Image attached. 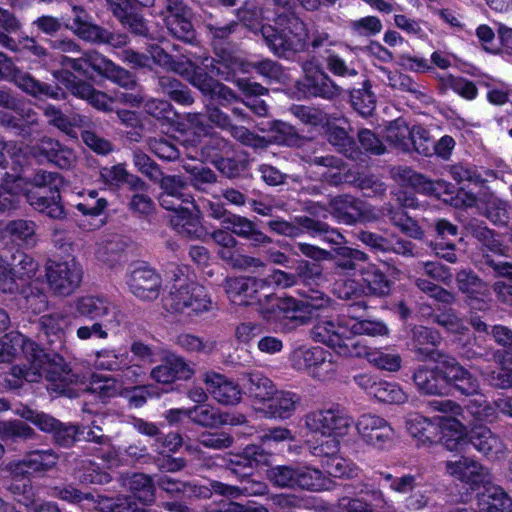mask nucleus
<instances>
[{"label": "nucleus", "instance_id": "412c9836", "mask_svg": "<svg viewBox=\"0 0 512 512\" xmlns=\"http://www.w3.org/2000/svg\"><path fill=\"white\" fill-rule=\"evenodd\" d=\"M441 340L440 333L432 328L418 325L411 329L412 351L419 361L436 362L439 354L445 353L437 349Z\"/></svg>", "mask_w": 512, "mask_h": 512}, {"label": "nucleus", "instance_id": "3c124183", "mask_svg": "<svg viewBox=\"0 0 512 512\" xmlns=\"http://www.w3.org/2000/svg\"><path fill=\"white\" fill-rule=\"evenodd\" d=\"M159 90L179 105L189 106L194 103L189 87L179 79L163 75L157 79Z\"/></svg>", "mask_w": 512, "mask_h": 512}, {"label": "nucleus", "instance_id": "09e8293b", "mask_svg": "<svg viewBox=\"0 0 512 512\" xmlns=\"http://www.w3.org/2000/svg\"><path fill=\"white\" fill-rule=\"evenodd\" d=\"M467 236L475 238L482 247L493 253H503V244L496 237L495 231L488 228L484 222L478 219H470L464 224Z\"/></svg>", "mask_w": 512, "mask_h": 512}, {"label": "nucleus", "instance_id": "5fc2aeb1", "mask_svg": "<svg viewBox=\"0 0 512 512\" xmlns=\"http://www.w3.org/2000/svg\"><path fill=\"white\" fill-rule=\"evenodd\" d=\"M360 272L368 294L383 297L390 293L391 281L376 265L370 264Z\"/></svg>", "mask_w": 512, "mask_h": 512}, {"label": "nucleus", "instance_id": "9b49d317", "mask_svg": "<svg viewBox=\"0 0 512 512\" xmlns=\"http://www.w3.org/2000/svg\"><path fill=\"white\" fill-rule=\"evenodd\" d=\"M157 5L172 36L186 43H192L196 39L191 10L183 0H157Z\"/></svg>", "mask_w": 512, "mask_h": 512}, {"label": "nucleus", "instance_id": "58836bf2", "mask_svg": "<svg viewBox=\"0 0 512 512\" xmlns=\"http://www.w3.org/2000/svg\"><path fill=\"white\" fill-rule=\"evenodd\" d=\"M114 309L112 302L102 295H85L75 301L77 314L90 320H100L111 313L116 318Z\"/></svg>", "mask_w": 512, "mask_h": 512}, {"label": "nucleus", "instance_id": "864d4df0", "mask_svg": "<svg viewBox=\"0 0 512 512\" xmlns=\"http://www.w3.org/2000/svg\"><path fill=\"white\" fill-rule=\"evenodd\" d=\"M183 170L189 175L188 186L190 185L197 192L210 194L211 188L217 182L216 173L205 166L202 165H191L184 164L182 165Z\"/></svg>", "mask_w": 512, "mask_h": 512}, {"label": "nucleus", "instance_id": "8fccbe9b", "mask_svg": "<svg viewBox=\"0 0 512 512\" xmlns=\"http://www.w3.org/2000/svg\"><path fill=\"white\" fill-rule=\"evenodd\" d=\"M455 281L458 290L466 297L470 295L490 296V286L470 268L461 269L456 273Z\"/></svg>", "mask_w": 512, "mask_h": 512}, {"label": "nucleus", "instance_id": "f3484780", "mask_svg": "<svg viewBox=\"0 0 512 512\" xmlns=\"http://www.w3.org/2000/svg\"><path fill=\"white\" fill-rule=\"evenodd\" d=\"M41 366L39 367L42 378L48 381L47 389L61 395H72L71 385L80 381L79 375L68 367L62 358L50 360L42 351Z\"/></svg>", "mask_w": 512, "mask_h": 512}, {"label": "nucleus", "instance_id": "a18cd8bd", "mask_svg": "<svg viewBox=\"0 0 512 512\" xmlns=\"http://www.w3.org/2000/svg\"><path fill=\"white\" fill-rule=\"evenodd\" d=\"M39 329L48 338L53 350L61 349L65 330L68 327V318L62 313L43 315L38 321Z\"/></svg>", "mask_w": 512, "mask_h": 512}, {"label": "nucleus", "instance_id": "cd10ccee", "mask_svg": "<svg viewBox=\"0 0 512 512\" xmlns=\"http://www.w3.org/2000/svg\"><path fill=\"white\" fill-rule=\"evenodd\" d=\"M480 509L468 507H454L448 512H511L512 499L505 490L497 485L485 487L480 498Z\"/></svg>", "mask_w": 512, "mask_h": 512}, {"label": "nucleus", "instance_id": "ea45409f", "mask_svg": "<svg viewBox=\"0 0 512 512\" xmlns=\"http://www.w3.org/2000/svg\"><path fill=\"white\" fill-rule=\"evenodd\" d=\"M231 233L244 238L254 246L266 245L272 242V239L260 231L256 224L246 217L230 214L224 219Z\"/></svg>", "mask_w": 512, "mask_h": 512}, {"label": "nucleus", "instance_id": "c85d7f7f", "mask_svg": "<svg viewBox=\"0 0 512 512\" xmlns=\"http://www.w3.org/2000/svg\"><path fill=\"white\" fill-rule=\"evenodd\" d=\"M107 4L112 14L131 33L147 39H153L146 20L140 14L132 12V8H129L127 0H107Z\"/></svg>", "mask_w": 512, "mask_h": 512}, {"label": "nucleus", "instance_id": "bb28decb", "mask_svg": "<svg viewBox=\"0 0 512 512\" xmlns=\"http://www.w3.org/2000/svg\"><path fill=\"white\" fill-rule=\"evenodd\" d=\"M412 380L417 391L427 396L447 395V385L442 379L440 364L429 367L421 365L415 369Z\"/></svg>", "mask_w": 512, "mask_h": 512}, {"label": "nucleus", "instance_id": "338daca9", "mask_svg": "<svg viewBox=\"0 0 512 512\" xmlns=\"http://www.w3.org/2000/svg\"><path fill=\"white\" fill-rule=\"evenodd\" d=\"M436 363L440 364L442 379L447 385V395L449 390L455 383H457L462 376H464L469 370L465 368L460 362L453 356L446 353L439 354Z\"/></svg>", "mask_w": 512, "mask_h": 512}, {"label": "nucleus", "instance_id": "4d7b16f0", "mask_svg": "<svg viewBox=\"0 0 512 512\" xmlns=\"http://www.w3.org/2000/svg\"><path fill=\"white\" fill-rule=\"evenodd\" d=\"M19 292L24 299V307L35 314L45 311L48 307V297L44 292L43 283L31 281L22 285Z\"/></svg>", "mask_w": 512, "mask_h": 512}, {"label": "nucleus", "instance_id": "2f4dec72", "mask_svg": "<svg viewBox=\"0 0 512 512\" xmlns=\"http://www.w3.org/2000/svg\"><path fill=\"white\" fill-rule=\"evenodd\" d=\"M42 432L51 434L55 445L62 448H71L81 440L84 425L64 423L50 415Z\"/></svg>", "mask_w": 512, "mask_h": 512}, {"label": "nucleus", "instance_id": "473e14b6", "mask_svg": "<svg viewBox=\"0 0 512 512\" xmlns=\"http://www.w3.org/2000/svg\"><path fill=\"white\" fill-rule=\"evenodd\" d=\"M24 196L30 206L51 219L60 220L65 217V209L61 203L59 189H55L50 192V196H46L39 190L31 188L25 191Z\"/></svg>", "mask_w": 512, "mask_h": 512}, {"label": "nucleus", "instance_id": "13d9d810", "mask_svg": "<svg viewBox=\"0 0 512 512\" xmlns=\"http://www.w3.org/2000/svg\"><path fill=\"white\" fill-rule=\"evenodd\" d=\"M71 15V23L66 24V28L82 40L90 42L100 26L91 23L89 13L82 6L73 5Z\"/></svg>", "mask_w": 512, "mask_h": 512}, {"label": "nucleus", "instance_id": "39448f33", "mask_svg": "<svg viewBox=\"0 0 512 512\" xmlns=\"http://www.w3.org/2000/svg\"><path fill=\"white\" fill-rule=\"evenodd\" d=\"M164 308L174 314H200L209 311L212 301L203 286L190 283L173 285L168 295L163 299Z\"/></svg>", "mask_w": 512, "mask_h": 512}, {"label": "nucleus", "instance_id": "69168bd1", "mask_svg": "<svg viewBox=\"0 0 512 512\" xmlns=\"http://www.w3.org/2000/svg\"><path fill=\"white\" fill-rule=\"evenodd\" d=\"M55 78L71 95L87 101L89 94L93 92V85L79 79L68 70H61L54 73Z\"/></svg>", "mask_w": 512, "mask_h": 512}, {"label": "nucleus", "instance_id": "f704fd0d", "mask_svg": "<svg viewBox=\"0 0 512 512\" xmlns=\"http://www.w3.org/2000/svg\"><path fill=\"white\" fill-rule=\"evenodd\" d=\"M328 203L330 213L347 225L354 224L363 217L362 202L349 194L330 197Z\"/></svg>", "mask_w": 512, "mask_h": 512}, {"label": "nucleus", "instance_id": "e433bc0d", "mask_svg": "<svg viewBox=\"0 0 512 512\" xmlns=\"http://www.w3.org/2000/svg\"><path fill=\"white\" fill-rule=\"evenodd\" d=\"M300 400V396L294 392L276 389L263 413L265 417L271 419H288L295 413Z\"/></svg>", "mask_w": 512, "mask_h": 512}, {"label": "nucleus", "instance_id": "4468645a", "mask_svg": "<svg viewBox=\"0 0 512 512\" xmlns=\"http://www.w3.org/2000/svg\"><path fill=\"white\" fill-rule=\"evenodd\" d=\"M355 425L359 436L366 444L377 449H385L392 446L395 431L383 417L365 413L359 416Z\"/></svg>", "mask_w": 512, "mask_h": 512}, {"label": "nucleus", "instance_id": "a211bd4d", "mask_svg": "<svg viewBox=\"0 0 512 512\" xmlns=\"http://www.w3.org/2000/svg\"><path fill=\"white\" fill-rule=\"evenodd\" d=\"M59 454L52 448L27 451L21 460L11 462L9 470L15 476H43L56 468Z\"/></svg>", "mask_w": 512, "mask_h": 512}, {"label": "nucleus", "instance_id": "aec40b11", "mask_svg": "<svg viewBox=\"0 0 512 512\" xmlns=\"http://www.w3.org/2000/svg\"><path fill=\"white\" fill-rule=\"evenodd\" d=\"M207 392L222 405H236L242 399V390L234 381L226 376L210 371L203 375Z\"/></svg>", "mask_w": 512, "mask_h": 512}, {"label": "nucleus", "instance_id": "e2e57ef3", "mask_svg": "<svg viewBox=\"0 0 512 512\" xmlns=\"http://www.w3.org/2000/svg\"><path fill=\"white\" fill-rule=\"evenodd\" d=\"M183 70L186 72L181 75L186 77L187 81L197 88L204 97H208L217 80L190 60L184 62Z\"/></svg>", "mask_w": 512, "mask_h": 512}, {"label": "nucleus", "instance_id": "6e6d98bb", "mask_svg": "<svg viewBox=\"0 0 512 512\" xmlns=\"http://www.w3.org/2000/svg\"><path fill=\"white\" fill-rule=\"evenodd\" d=\"M369 259L368 255L355 248L348 246H340L330 252V258L334 262V266L344 272L355 271L358 264L361 262H367Z\"/></svg>", "mask_w": 512, "mask_h": 512}, {"label": "nucleus", "instance_id": "423d86ee", "mask_svg": "<svg viewBox=\"0 0 512 512\" xmlns=\"http://www.w3.org/2000/svg\"><path fill=\"white\" fill-rule=\"evenodd\" d=\"M304 420L308 430L322 436L345 437L353 424V418L338 404L311 411Z\"/></svg>", "mask_w": 512, "mask_h": 512}, {"label": "nucleus", "instance_id": "c756f323", "mask_svg": "<svg viewBox=\"0 0 512 512\" xmlns=\"http://www.w3.org/2000/svg\"><path fill=\"white\" fill-rule=\"evenodd\" d=\"M310 165L325 168L320 174L321 180L332 186L351 182L349 166L343 159L334 155L316 156L309 161Z\"/></svg>", "mask_w": 512, "mask_h": 512}, {"label": "nucleus", "instance_id": "7ed1b4c3", "mask_svg": "<svg viewBox=\"0 0 512 512\" xmlns=\"http://www.w3.org/2000/svg\"><path fill=\"white\" fill-rule=\"evenodd\" d=\"M61 64L87 78H93L95 74L105 77L125 89H133L137 85L136 77L130 71L95 50H88L77 58L63 56Z\"/></svg>", "mask_w": 512, "mask_h": 512}, {"label": "nucleus", "instance_id": "c03bdc74", "mask_svg": "<svg viewBox=\"0 0 512 512\" xmlns=\"http://www.w3.org/2000/svg\"><path fill=\"white\" fill-rule=\"evenodd\" d=\"M243 386L247 395L255 403L265 404L273 394L276 393V386L268 377L260 372H251L244 376Z\"/></svg>", "mask_w": 512, "mask_h": 512}, {"label": "nucleus", "instance_id": "20e7f679", "mask_svg": "<svg viewBox=\"0 0 512 512\" xmlns=\"http://www.w3.org/2000/svg\"><path fill=\"white\" fill-rule=\"evenodd\" d=\"M38 270V263L23 251L0 249V291L13 294L19 291L20 282L31 280Z\"/></svg>", "mask_w": 512, "mask_h": 512}, {"label": "nucleus", "instance_id": "dca6fc26", "mask_svg": "<svg viewBox=\"0 0 512 512\" xmlns=\"http://www.w3.org/2000/svg\"><path fill=\"white\" fill-rule=\"evenodd\" d=\"M46 277L51 289L62 296L72 294L80 285L82 271L72 259L69 261H48Z\"/></svg>", "mask_w": 512, "mask_h": 512}, {"label": "nucleus", "instance_id": "6ab92c4d", "mask_svg": "<svg viewBox=\"0 0 512 512\" xmlns=\"http://www.w3.org/2000/svg\"><path fill=\"white\" fill-rule=\"evenodd\" d=\"M445 468L449 475L470 485L472 488L480 486L485 488L492 482L490 470L471 458L461 457L457 461H447Z\"/></svg>", "mask_w": 512, "mask_h": 512}, {"label": "nucleus", "instance_id": "a878e982", "mask_svg": "<svg viewBox=\"0 0 512 512\" xmlns=\"http://www.w3.org/2000/svg\"><path fill=\"white\" fill-rule=\"evenodd\" d=\"M34 155L45 158L48 162L61 169H70L74 166L77 159L75 152L71 148L49 137H44L34 146Z\"/></svg>", "mask_w": 512, "mask_h": 512}, {"label": "nucleus", "instance_id": "de8ad7c7", "mask_svg": "<svg viewBox=\"0 0 512 512\" xmlns=\"http://www.w3.org/2000/svg\"><path fill=\"white\" fill-rule=\"evenodd\" d=\"M41 358L28 359L30 367L14 365L5 373L4 381L9 389H19L24 382L37 383L42 379V373L39 369Z\"/></svg>", "mask_w": 512, "mask_h": 512}, {"label": "nucleus", "instance_id": "49530a36", "mask_svg": "<svg viewBox=\"0 0 512 512\" xmlns=\"http://www.w3.org/2000/svg\"><path fill=\"white\" fill-rule=\"evenodd\" d=\"M127 489L145 505H151L156 500V480L145 473H133L124 482Z\"/></svg>", "mask_w": 512, "mask_h": 512}, {"label": "nucleus", "instance_id": "4c0bfd02", "mask_svg": "<svg viewBox=\"0 0 512 512\" xmlns=\"http://www.w3.org/2000/svg\"><path fill=\"white\" fill-rule=\"evenodd\" d=\"M355 352L357 353L352 354L351 357H364L371 365L380 370L396 372L401 368L400 354L389 352L387 349H372L358 342Z\"/></svg>", "mask_w": 512, "mask_h": 512}, {"label": "nucleus", "instance_id": "b1692460", "mask_svg": "<svg viewBox=\"0 0 512 512\" xmlns=\"http://www.w3.org/2000/svg\"><path fill=\"white\" fill-rule=\"evenodd\" d=\"M482 262L494 271L495 277L502 278L490 287L497 301L512 306V262L495 261L489 254H483Z\"/></svg>", "mask_w": 512, "mask_h": 512}, {"label": "nucleus", "instance_id": "680f3d73", "mask_svg": "<svg viewBox=\"0 0 512 512\" xmlns=\"http://www.w3.org/2000/svg\"><path fill=\"white\" fill-rule=\"evenodd\" d=\"M231 152L232 144L217 133H209L205 142L200 146L202 160L210 161L212 164H215L217 159L228 156Z\"/></svg>", "mask_w": 512, "mask_h": 512}, {"label": "nucleus", "instance_id": "5701e85b", "mask_svg": "<svg viewBox=\"0 0 512 512\" xmlns=\"http://www.w3.org/2000/svg\"><path fill=\"white\" fill-rule=\"evenodd\" d=\"M23 352L27 359L41 358L42 349L23 334L12 331L0 339V362H9Z\"/></svg>", "mask_w": 512, "mask_h": 512}, {"label": "nucleus", "instance_id": "9d476101", "mask_svg": "<svg viewBox=\"0 0 512 512\" xmlns=\"http://www.w3.org/2000/svg\"><path fill=\"white\" fill-rule=\"evenodd\" d=\"M229 300L237 305H253L257 303L264 312L265 300L273 299V291H269L267 282L257 277H232L224 284Z\"/></svg>", "mask_w": 512, "mask_h": 512}, {"label": "nucleus", "instance_id": "6e6552de", "mask_svg": "<svg viewBox=\"0 0 512 512\" xmlns=\"http://www.w3.org/2000/svg\"><path fill=\"white\" fill-rule=\"evenodd\" d=\"M218 14V10H216V14ZM209 16L204 20V27L208 33V35L212 39V44L214 46L216 55L218 56V60L216 61L217 66H213L216 69V74L223 76V79L229 80L231 76L234 74L236 70L242 68V60L227 52L223 48H217V43L226 40L230 37V35L235 31L238 26L237 21H230L226 24H220L214 18L213 13H209Z\"/></svg>", "mask_w": 512, "mask_h": 512}, {"label": "nucleus", "instance_id": "603ef678", "mask_svg": "<svg viewBox=\"0 0 512 512\" xmlns=\"http://www.w3.org/2000/svg\"><path fill=\"white\" fill-rule=\"evenodd\" d=\"M21 29L22 23L18 17L10 10L0 7V46L18 52L19 44L11 34L18 33Z\"/></svg>", "mask_w": 512, "mask_h": 512}, {"label": "nucleus", "instance_id": "052dcab7", "mask_svg": "<svg viewBox=\"0 0 512 512\" xmlns=\"http://www.w3.org/2000/svg\"><path fill=\"white\" fill-rule=\"evenodd\" d=\"M300 306L304 315L309 316V321L318 315V312L325 311L332 305V299L322 291L308 289L301 293Z\"/></svg>", "mask_w": 512, "mask_h": 512}, {"label": "nucleus", "instance_id": "ddd939ff", "mask_svg": "<svg viewBox=\"0 0 512 512\" xmlns=\"http://www.w3.org/2000/svg\"><path fill=\"white\" fill-rule=\"evenodd\" d=\"M295 369L306 371L318 379L325 378L335 370L332 354L322 347H300L291 356Z\"/></svg>", "mask_w": 512, "mask_h": 512}, {"label": "nucleus", "instance_id": "37998d69", "mask_svg": "<svg viewBox=\"0 0 512 512\" xmlns=\"http://www.w3.org/2000/svg\"><path fill=\"white\" fill-rule=\"evenodd\" d=\"M278 314L284 318L306 324L309 316L304 315L300 306V299L293 297L279 298L273 293V299L265 300L264 312Z\"/></svg>", "mask_w": 512, "mask_h": 512}, {"label": "nucleus", "instance_id": "774afa93", "mask_svg": "<svg viewBox=\"0 0 512 512\" xmlns=\"http://www.w3.org/2000/svg\"><path fill=\"white\" fill-rule=\"evenodd\" d=\"M299 223L312 236H323L324 240L332 244L340 245L345 241L344 236L338 230L331 228L323 221L304 216L299 219Z\"/></svg>", "mask_w": 512, "mask_h": 512}, {"label": "nucleus", "instance_id": "f03ea898", "mask_svg": "<svg viewBox=\"0 0 512 512\" xmlns=\"http://www.w3.org/2000/svg\"><path fill=\"white\" fill-rule=\"evenodd\" d=\"M268 481L277 488L321 492L332 487V480L320 469L302 464L272 466L267 470Z\"/></svg>", "mask_w": 512, "mask_h": 512}, {"label": "nucleus", "instance_id": "f8f14e48", "mask_svg": "<svg viewBox=\"0 0 512 512\" xmlns=\"http://www.w3.org/2000/svg\"><path fill=\"white\" fill-rule=\"evenodd\" d=\"M303 70L305 75L297 82V87L306 96L333 101L343 94L344 89L322 69L312 68L305 63Z\"/></svg>", "mask_w": 512, "mask_h": 512}, {"label": "nucleus", "instance_id": "393cba45", "mask_svg": "<svg viewBox=\"0 0 512 512\" xmlns=\"http://www.w3.org/2000/svg\"><path fill=\"white\" fill-rule=\"evenodd\" d=\"M195 211L183 207L174 211L170 217L171 227L180 235L196 240H203L207 231L201 222V212L194 206Z\"/></svg>", "mask_w": 512, "mask_h": 512}, {"label": "nucleus", "instance_id": "0eeeda50", "mask_svg": "<svg viewBox=\"0 0 512 512\" xmlns=\"http://www.w3.org/2000/svg\"><path fill=\"white\" fill-rule=\"evenodd\" d=\"M0 79L11 80L19 89L33 97L65 99V93L59 85H51L35 79L28 72L19 70L12 58L0 51Z\"/></svg>", "mask_w": 512, "mask_h": 512}, {"label": "nucleus", "instance_id": "c9c22d12", "mask_svg": "<svg viewBox=\"0 0 512 512\" xmlns=\"http://www.w3.org/2000/svg\"><path fill=\"white\" fill-rule=\"evenodd\" d=\"M356 81L360 87L348 89L349 103L355 112L367 118L375 111L376 95L372 91V82L366 76L363 75Z\"/></svg>", "mask_w": 512, "mask_h": 512}, {"label": "nucleus", "instance_id": "f257e3e1", "mask_svg": "<svg viewBox=\"0 0 512 512\" xmlns=\"http://www.w3.org/2000/svg\"><path fill=\"white\" fill-rule=\"evenodd\" d=\"M261 36L267 48L277 57L290 59L308 48V29L295 13L279 14L275 26L263 25Z\"/></svg>", "mask_w": 512, "mask_h": 512}, {"label": "nucleus", "instance_id": "72a5a7b5", "mask_svg": "<svg viewBox=\"0 0 512 512\" xmlns=\"http://www.w3.org/2000/svg\"><path fill=\"white\" fill-rule=\"evenodd\" d=\"M100 176L110 187L119 189L127 185L128 190H149V184L138 175L129 172L124 164L104 167L100 171Z\"/></svg>", "mask_w": 512, "mask_h": 512}, {"label": "nucleus", "instance_id": "2eb2a0df", "mask_svg": "<svg viewBox=\"0 0 512 512\" xmlns=\"http://www.w3.org/2000/svg\"><path fill=\"white\" fill-rule=\"evenodd\" d=\"M155 184L159 187L157 200L167 211H176L185 204L194 203L193 196L188 192V182L179 174H164Z\"/></svg>", "mask_w": 512, "mask_h": 512}, {"label": "nucleus", "instance_id": "a19ab883", "mask_svg": "<svg viewBox=\"0 0 512 512\" xmlns=\"http://www.w3.org/2000/svg\"><path fill=\"white\" fill-rule=\"evenodd\" d=\"M251 475L252 474H248L247 476L240 478L237 485H228L218 481H213L211 486L215 492L225 496L238 497L241 495H264L267 491L266 483L252 478Z\"/></svg>", "mask_w": 512, "mask_h": 512}, {"label": "nucleus", "instance_id": "79ce46f5", "mask_svg": "<svg viewBox=\"0 0 512 512\" xmlns=\"http://www.w3.org/2000/svg\"><path fill=\"white\" fill-rule=\"evenodd\" d=\"M188 419L202 428L217 429L227 425L228 414L211 404H200L188 408Z\"/></svg>", "mask_w": 512, "mask_h": 512}, {"label": "nucleus", "instance_id": "0e129e2a", "mask_svg": "<svg viewBox=\"0 0 512 512\" xmlns=\"http://www.w3.org/2000/svg\"><path fill=\"white\" fill-rule=\"evenodd\" d=\"M132 194L127 203L129 212L141 219H148L154 215L156 204L148 195V190H129Z\"/></svg>", "mask_w": 512, "mask_h": 512}, {"label": "nucleus", "instance_id": "1a4fd4ad", "mask_svg": "<svg viewBox=\"0 0 512 512\" xmlns=\"http://www.w3.org/2000/svg\"><path fill=\"white\" fill-rule=\"evenodd\" d=\"M314 341L334 349L339 355L351 357L355 354L358 340L350 337L349 322L343 319L318 321L310 331Z\"/></svg>", "mask_w": 512, "mask_h": 512}, {"label": "nucleus", "instance_id": "7c9ffc66", "mask_svg": "<svg viewBox=\"0 0 512 512\" xmlns=\"http://www.w3.org/2000/svg\"><path fill=\"white\" fill-rule=\"evenodd\" d=\"M466 438L479 453L487 458H497L505 450L500 437L483 425L472 427L466 434Z\"/></svg>", "mask_w": 512, "mask_h": 512}, {"label": "nucleus", "instance_id": "bf43d9fd", "mask_svg": "<svg viewBox=\"0 0 512 512\" xmlns=\"http://www.w3.org/2000/svg\"><path fill=\"white\" fill-rule=\"evenodd\" d=\"M327 140L339 153L349 159L356 160L360 155L355 140L349 136L345 128L340 126L329 127L327 130Z\"/></svg>", "mask_w": 512, "mask_h": 512}, {"label": "nucleus", "instance_id": "4be33fe9", "mask_svg": "<svg viewBox=\"0 0 512 512\" xmlns=\"http://www.w3.org/2000/svg\"><path fill=\"white\" fill-rule=\"evenodd\" d=\"M127 284L136 297L152 301L160 294L161 277L151 268L138 267L129 274Z\"/></svg>", "mask_w": 512, "mask_h": 512}]
</instances>
